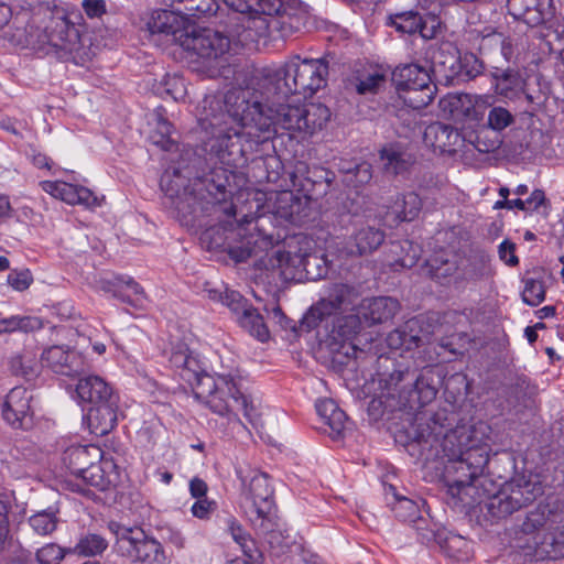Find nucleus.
<instances>
[{
  "label": "nucleus",
  "mask_w": 564,
  "mask_h": 564,
  "mask_svg": "<svg viewBox=\"0 0 564 564\" xmlns=\"http://www.w3.org/2000/svg\"><path fill=\"white\" fill-rule=\"evenodd\" d=\"M264 111L263 97L250 88H238L225 95H208L198 113L200 128L210 134L205 143L209 172L191 177L189 167L166 170L161 176L163 205L185 226L199 224L210 214L236 215L231 200L230 180L245 155L270 140L279 129L302 132V105L281 104Z\"/></svg>",
  "instance_id": "1"
},
{
  "label": "nucleus",
  "mask_w": 564,
  "mask_h": 564,
  "mask_svg": "<svg viewBox=\"0 0 564 564\" xmlns=\"http://www.w3.org/2000/svg\"><path fill=\"white\" fill-rule=\"evenodd\" d=\"M446 412L438 411L427 420L415 419V440L426 459H446L444 479L447 492L455 503L471 507L481 505L482 498L475 485L489 459V433L487 423L462 424L447 429Z\"/></svg>",
  "instance_id": "2"
},
{
  "label": "nucleus",
  "mask_w": 564,
  "mask_h": 564,
  "mask_svg": "<svg viewBox=\"0 0 564 564\" xmlns=\"http://www.w3.org/2000/svg\"><path fill=\"white\" fill-rule=\"evenodd\" d=\"M169 361L189 384H195L196 395L216 414L226 416L229 422L245 427L236 413L242 410L246 420L254 427L260 424V412L253 400L243 393V378L239 370L205 373L199 360L192 355L184 343L172 345Z\"/></svg>",
  "instance_id": "3"
},
{
  "label": "nucleus",
  "mask_w": 564,
  "mask_h": 564,
  "mask_svg": "<svg viewBox=\"0 0 564 564\" xmlns=\"http://www.w3.org/2000/svg\"><path fill=\"white\" fill-rule=\"evenodd\" d=\"M380 395L395 399L401 408L417 410L431 403L437 389L433 383V371L424 367L421 371L411 368L404 360L391 357L378 358L376 378Z\"/></svg>",
  "instance_id": "4"
},
{
  "label": "nucleus",
  "mask_w": 564,
  "mask_h": 564,
  "mask_svg": "<svg viewBox=\"0 0 564 564\" xmlns=\"http://www.w3.org/2000/svg\"><path fill=\"white\" fill-rule=\"evenodd\" d=\"M243 15L234 12L228 17V34L213 29H202L181 37V46L186 52L189 63L196 65V70L206 72L209 77L225 75L223 69L232 42L246 45L271 34L272 30L265 35H254V39L241 41L237 32L242 33L247 26Z\"/></svg>",
  "instance_id": "5"
},
{
  "label": "nucleus",
  "mask_w": 564,
  "mask_h": 564,
  "mask_svg": "<svg viewBox=\"0 0 564 564\" xmlns=\"http://www.w3.org/2000/svg\"><path fill=\"white\" fill-rule=\"evenodd\" d=\"M25 44L39 53L80 66L94 55L90 39L80 35L76 25L64 15L52 17L42 28L29 25Z\"/></svg>",
  "instance_id": "6"
},
{
  "label": "nucleus",
  "mask_w": 564,
  "mask_h": 564,
  "mask_svg": "<svg viewBox=\"0 0 564 564\" xmlns=\"http://www.w3.org/2000/svg\"><path fill=\"white\" fill-rule=\"evenodd\" d=\"M328 59L293 56L274 73V94L280 98L290 96L312 97L327 83Z\"/></svg>",
  "instance_id": "7"
},
{
  "label": "nucleus",
  "mask_w": 564,
  "mask_h": 564,
  "mask_svg": "<svg viewBox=\"0 0 564 564\" xmlns=\"http://www.w3.org/2000/svg\"><path fill=\"white\" fill-rule=\"evenodd\" d=\"M241 481V503L253 527L267 533L273 529L274 490L265 473L254 469H236Z\"/></svg>",
  "instance_id": "8"
},
{
  "label": "nucleus",
  "mask_w": 564,
  "mask_h": 564,
  "mask_svg": "<svg viewBox=\"0 0 564 564\" xmlns=\"http://www.w3.org/2000/svg\"><path fill=\"white\" fill-rule=\"evenodd\" d=\"M305 321L308 326L317 330L319 341L334 356L347 359L357 358L360 352L354 339L362 329V322L358 313L329 314V316H310Z\"/></svg>",
  "instance_id": "9"
},
{
  "label": "nucleus",
  "mask_w": 564,
  "mask_h": 564,
  "mask_svg": "<svg viewBox=\"0 0 564 564\" xmlns=\"http://www.w3.org/2000/svg\"><path fill=\"white\" fill-rule=\"evenodd\" d=\"M108 529L115 535L113 550L117 555L132 564L170 563L161 542L147 534L142 528L110 521Z\"/></svg>",
  "instance_id": "10"
},
{
  "label": "nucleus",
  "mask_w": 564,
  "mask_h": 564,
  "mask_svg": "<svg viewBox=\"0 0 564 564\" xmlns=\"http://www.w3.org/2000/svg\"><path fill=\"white\" fill-rule=\"evenodd\" d=\"M224 4L235 13L243 15L247 26L242 33L237 32L241 41L254 39V35H265L271 30L282 28L286 15L281 13V0H223Z\"/></svg>",
  "instance_id": "11"
},
{
  "label": "nucleus",
  "mask_w": 564,
  "mask_h": 564,
  "mask_svg": "<svg viewBox=\"0 0 564 564\" xmlns=\"http://www.w3.org/2000/svg\"><path fill=\"white\" fill-rule=\"evenodd\" d=\"M543 494L539 481H532L525 477L513 478L492 496L482 499L481 510L494 519H503L514 511L532 503Z\"/></svg>",
  "instance_id": "12"
},
{
  "label": "nucleus",
  "mask_w": 564,
  "mask_h": 564,
  "mask_svg": "<svg viewBox=\"0 0 564 564\" xmlns=\"http://www.w3.org/2000/svg\"><path fill=\"white\" fill-rule=\"evenodd\" d=\"M393 82L398 91L402 93L404 104L413 109H422L434 98L433 85L429 69L417 64H406L393 72Z\"/></svg>",
  "instance_id": "13"
},
{
  "label": "nucleus",
  "mask_w": 564,
  "mask_h": 564,
  "mask_svg": "<svg viewBox=\"0 0 564 564\" xmlns=\"http://www.w3.org/2000/svg\"><path fill=\"white\" fill-rule=\"evenodd\" d=\"M359 289L349 283L336 282L327 286L325 294L311 306L307 315L329 316V314L357 313Z\"/></svg>",
  "instance_id": "14"
},
{
  "label": "nucleus",
  "mask_w": 564,
  "mask_h": 564,
  "mask_svg": "<svg viewBox=\"0 0 564 564\" xmlns=\"http://www.w3.org/2000/svg\"><path fill=\"white\" fill-rule=\"evenodd\" d=\"M271 265L281 269V275L285 279H294L295 273L290 269H302L306 279L316 281L323 279L328 273V262L324 256L315 253H292L291 251L278 250L270 259Z\"/></svg>",
  "instance_id": "15"
},
{
  "label": "nucleus",
  "mask_w": 564,
  "mask_h": 564,
  "mask_svg": "<svg viewBox=\"0 0 564 564\" xmlns=\"http://www.w3.org/2000/svg\"><path fill=\"white\" fill-rule=\"evenodd\" d=\"M41 362L53 372L75 377L85 372L86 360L84 356L66 346H52L41 355Z\"/></svg>",
  "instance_id": "16"
},
{
  "label": "nucleus",
  "mask_w": 564,
  "mask_h": 564,
  "mask_svg": "<svg viewBox=\"0 0 564 564\" xmlns=\"http://www.w3.org/2000/svg\"><path fill=\"white\" fill-rule=\"evenodd\" d=\"M32 394L23 387H14L2 404V416L14 429H29L33 424Z\"/></svg>",
  "instance_id": "17"
},
{
  "label": "nucleus",
  "mask_w": 564,
  "mask_h": 564,
  "mask_svg": "<svg viewBox=\"0 0 564 564\" xmlns=\"http://www.w3.org/2000/svg\"><path fill=\"white\" fill-rule=\"evenodd\" d=\"M508 13L533 28L546 23L555 13L553 0H508Z\"/></svg>",
  "instance_id": "18"
},
{
  "label": "nucleus",
  "mask_w": 564,
  "mask_h": 564,
  "mask_svg": "<svg viewBox=\"0 0 564 564\" xmlns=\"http://www.w3.org/2000/svg\"><path fill=\"white\" fill-rule=\"evenodd\" d=\"M424 142L441 153L454 154L465 147V138L449 124L433 122L425 128Z\"/></svg>",
  "instance_id": "19"
},
{
  "label": "nucleus",
  "mask_w": 564,
  "mask_h": 564,
  "mask_svg": "<svg viewBox=\"0 0 564 564\" xmlns=\"http://www.w3.org/2000/svg\"><path fill=\"white\" fill-rule=\"evenodd\" d=\"M392 511L401 521L411 523L417 531L422 543L429 544L436 540L435 529L430 527V521L422 516L417 503L405 497H398L392 506Z\"/></svg>",
  "instance_id": "20"
},
{
  "label": "nucleus",
  "mask_w": 564,
  "mask_h": 564,
  "mask_svg": "<svg viewBox=\"0 0 564 564\" xmlns=\"http://www.w3.org/2000/svg\"><path fill=\"white\" fill-rule=\"evenodd\" d=\"M400 310L398 300L391 296L364 299L358 303L357 313L368 325L382 324L392 319Z\"/></svg>",
  "instance_id": "21"
},
{
  "label": "nucleus",
  "mask_w": 564,
  "mask_h": 564,
  "mask_svg": "<svg viewBox=\"0 0 564 564\" xmlns=\"http://www.w3.org/2000/svg\"><path fill=\"white\" fill-rule=\"evenodd\" d=\"M390 20L397 31L409 34L419 33L425 40L435 37L441 25L436 17H422L414 11L397 13Z\"/></svg>",
  "instance_id": "22"
},
{
  "label": "nucleus",
  "mask_w": 564,
  "mask_h": 564,
  "mask_svg": "<svg viewBox=\"0 0 564 564\" xmlns=\"http://www.w3.org/2000/svg\"><path fill=\"white\" fill-rule=\"evenodd\" d=\"M40 185L45 193L67 204L86 207L99 205L97 196L87 187L59 181H43Z\"/></svg>",
  "instance_id": "23"
},
{
  "label": "nucleus",
  "mask_w": 564,
  "mask_h": 564,
  "mask_svg": "<svg viewBox=\"0 0 564 564\" xmlns=\"http://www.w3.org/2000/svg\"><path fill=\"white\" fill-rule=\"evenodd\" d=\"M76 393L82 402L91 406L119 400L111 386L99 376H86L79 379Z\"/></svg>",
  "instance_id": "24"
},
{
  "label": "nucleus",
  "mask_w": 564,
  "mask_h": 564,
  "mask_svg": "<svg viewBox=\"0 0 564 564\" xmlns=\"http://www.w3.org/2000/svg\"><path fill=\"white\" fill-rule=\"evenodd\" d=\"M118 401L90 406L86 420L90 433L96 436L107 435L117 424Z\"/></svg>",
  "instance_id": "25"
},
{
  "label": "nucleus",
  "mask_w": 564,
  "mask_h": 564,
  "mask_svg": "<svg viewBox=\"0 0 564 564\" xmlns=\"http://www.w3.org/2000/svg\"><path fill=\"white\" fill-rule=\"evenodd\" d=\"M100 457L101 449L98 446L76 444L64 451L62 462L69 473L76 477L85 471L93 460H99Z\"/></svg>",
  "instance_id": "26"
},
{
  "label": "nucleus",
  "mask_w": 564,
  "mask_h": 564,
  "mask_svg": "<svg viewBox=\"0 0 564 564\" xmlns=\"http://www.w3.org/2000/svg\"><path fill=\"white\" fill-rule=\"evenodd\" d=\"M384 240V232L373 226L359 228L352 236V245L348 252L352 256H364L377 250Z\"/></svg>",
  "instance_id": "27"
},
{
  "label": "nucleus",
  "mask_w": 564,
  "mask_h": 564,
  "mask_svg": "<svg viewBox=\"0 0 564 564\" xmlns=\"http://www.w3.org/2000/svg\"><path fill=\"white\" fill-rule=\"evenodd\" d=\"M419 328L416 319H410L402 328L390 332L387 336V344L391 349H402L410 351L421 347L423 338L417 334H413Z\"/></svg>",
  "instance_id": "28"
},
{
  "label": "nucleus",
  "mask_w": 564,
  "mask_h": 564,
  "mask_svg": "<svg viewBox=\"0 0 564 564\" xmlns=\"http://www.w3.org/2000/svg\"><path fill=\"white\" fill-rule=\"evenodd\" d=\"M380 160L383 171L390 175L408 172L414 162L412 155L398 145L384 147L380 151Z\"/></svg>",
  "instance_id": "29"
},
{
  "label": "nucleus",
  "mask_w": 564,
  "mask_h": 564,
  "mask_svg": "<svg viewBox=\"0 0 564 564\" xmlns=\"http://www.w3.org/2000/svg\"><path fill=\"white\" fill-rule=\"evenodd\" d=\"M315 406L319 417L330 427L334 437L340 436L348 420L346 413L332 399L318 400Z\"/></svg>",
  "instance_id": "30"
},
{
  "label": "nucleus",
  "mask_w": 564,
  "mask_h": 564,
  "mask_svg": "<svg viewBox=\"0 0 564 564\" xmlns=\"http://www.w3.org/2000/svg\"><path fill=\"white\" fill-rule=\"evenodd\" d=\"M496 93L508 99H516L523 89V80L516 69H498L492 73Z\"/></svg>",
  "instance_id": "31"
},
{
  "label": "nucleus",
  "mask_w": 564,
  "mask_h": 564,
  "mask_svg": "<svg viewBox=\"0 0 564 564\" xmlns=\"http://www.w3.org/2000/svg\"><path fill=\"white\" fill-rule=\"evenodd\" d=\"M174 11L187 19L215 14L219 8L216 0H173Z\"/></svg>",
  "instance_id": "32"
},
{
  "label": "nucleus",
  "mask_w": 564,
  "mask_h": 564,
  "mask_svg": "<svg viewBox=\"0 0 564 564\" xmlns=\"http://www.w3.org/2000/svg\"><path fill=\"white\" fill-rule=\"evenodd\" d=\"M302 132L313 134L330 118L329 109L322 104L302 105Z\"/></svg>",
  "instance_id": "33"
},
{
  "label": "nucleus",
  "mask_w": 564,
  "mask_h": 564,
  "mask_svg": "<svg viewBox=\"0 0 564 564\" xmlns=\"http://www.w3.org/2000/svg\"><path fill=\"white\" fill-rule=\"evenodd\" d=\"M422 208V200L416 193H408L397 196L390 206L391 213L400 221H411L417 217Z\"/></svg>",
  "instance_id": "34"
},
{
  "label": "nucleus",
  "mask_w": 564,
  "mask_h": 564,
  "mask_svg": "<svg viewBox=\"0 0 564 564\" xmlns=\"http://www.w3.org/2000/svg\"><path fill=\"white\" fill-rule=\"evenodd\" d=\"M109 546V541L100 533L85 532L78 538L74 546V553L82 556L101 555Z\"/></svg>",
  "instance_id": "35"
},
{
  "label": "nucleus",
  "mask_w": 564,
  "mask_h": 564,
  "mask_svg": "<svg viewBox=\"0 0 564 564\" xmlns=\"http://www.w3.org/2000/svg\"><path fill=\"white\" fill-rule=\"evenodd\" d=\"M228 531L230 532L234 541L241 547V551L249 562L258 564L261 558V554L257 550L254 541L234 518L228 520Z\"/></svg>",
  "instance_id": "36"
},
{
  "label": "nucleus",
  "mask_w": 564,
  "mask_h": 564,
  "mask_svg": "<svg viewBox=\"0 0 564 564\" xmlns=\"http://www.w3.org/2000/svg\"><path fill=\"white\" fill-rule=\"evenodd\" d=\"M240 326L247 329L250 335L258 338L260 341L269 339V329L263 322V317L252 306L243 308V312L238 317Z\"/></svg>",
  "instance_id": "37"
},
{
  "label": "nucleus",
  "mask_w": 564,
  "mask_h": 564,
  "mask_svg": "<svg viewBox=\"0 0 564 564\" xmlns=\"http://www.w3.org/2000/svg\"><path fill=\"white\" fill-rule=\"evenodd\" d=\"M430 58L433 72L454 70L458 62L456 50L451 43H443L433 48Z\"/></svg>",
  "instance_id": "38"
},
{
  "label": "nucleus",
  "mask_w": 564,
  "mask_h": 564,
  "mask_svg": "<svg viewBox=\"0 0 564 564\" xmlns=\"http://www.w3.org/2000/svg\"><path fill=\"white\" fill-rule=\"evenodd\" d=\"M471 99L467 94H448L440 100L442 111L453 119H460L469 113Z\"/></svg>",
  "instance_id": "39"
},
{
  "label": "nucleus",
  "mask_w": 564,
  "mask_h": 564,
  "mask_svg": "<svg viewBox=\"0 0 564 564\" xmlns=\"http://www.w3.org/2000/svg\"><path fill=\"white\" fill-rule=\"evenodd\" d=\"M58 521L57 513L52 508L39 511L29 518V524L32 530L43 536L53 533L57 528Z\"/></svg>",
  "instance_id": "40"
},
{
  "label": "nucleus",
  "mask_w": 564,
  "mask_h": 564,
  "mask_svg": "<svg viewBox=\"0 0 564 564\" xmlns=\"http://www.w3.org/2000/svg\"><path fill=\"white\" fill-rule=\"evenodd\" d=\"M300 199L292 192H281L275 196L273 213L285 220L292 221L300 210Z\"/></svg>",
  "instance_id": "41"
},
{
  "label": "nucleus",
  "mask_w": 564,
  "mask_h": 564,
  "mask_svg": "<svg viewBox=\"0 0 564 564\" xmlns=\"http://www.w3.org/2000/svg\"><path fill=\"white\" fill-rule=\"evenodd\" d=\"M42 321L35 316H10L0 317V334L7 332H33L41 329Z\"/></svg>",
  "instance_id": "42"
},
{
  "label": "nucleus",
  "mask_w": 564,
  "mask_h": 564,
  "mask_svg": "<svg viewBox=\"0 0 564 564\" xmlns=\"http://www.w3.org/2000/svg\"><path fill=\"white\" fill-rule=\"evenodd\" d=\"M9 364L14 375L22 376L26 380H31L39 373V364L29 351L12 356Z\"/></svg>",
  "instance_id": "43"
},
{
  "label": "nucleus",
  "mask_w": 564,
  "mask_h": 564,
  "mask_svg": "<svg viewBox=\"0 0 564 564\" xmlns=\"http://www.w3.org/2000/svg\"><path fill=\"white\" fill-rule=\"evenodd\" d=\"M176 18L174 12L161 10L152 14L148 21V30L151 34H174L176 31L175 26Z\"/></svg>",
  "instance_id": "44"
},
{
  "label": "nucleus",
  "mask_w": 564,
  "mask_h": 564,
  "mask_svg": "<svg viewBox=\"0 0 564 564\" xmlns=\"http://www.w3.org/2000/svg\"><path fill=\"white\" fill-rule=\"evenodd\" d=\"M469 143L480 153H490L500 147L501 140L498 132L482 127L476 131L474 137L470 135Z\"/></svg>",
  "instance_id": "45"
},
{
  "label": "nucleus",
  "mask_w": 564,
  "mask_h": 564,
  "mask_svg": "<svg viewBox=\"0 0 564 564\" xmlns=\"http://www.w3.org/2000/svg\"><path fill=\"white\" fill-rule=\"evenodd\" d=\"M545 39L550 53L562 61L560 73L564 79V18L557 20L555 28L545 35Z\"/></svg>",
  "instance_id": "46"
},
{
  "label": "nucleus",
  "mask_w": 564,
  "mask_h": 564,
  "mask_svg": "<svg viewBox=\"0 0 564 564\" xmlns=\"http://www.w3.org/2000/svg\"><path fill=\"white\" fill-rule=\"evenodd\" d=\"M386 76L379 72H372L364 76L356 77L351 85L359 95L376 94L384 84Z\"/></svg>",
  "instance_id": "47"
},
{
  "label": "nucleus",
  "mask_w": 564,
  "mask_h": 564,
  "mask_svg": "<svg viewBox=\"0 0 564 564\" xmlns=\"http://www.w3.org/2000/svg\"><path fill=\"white\" fill-rule=\"evenodd\" d=\"M172 124L162 116L156 118V130L151 135L153 144L160 147L164 151H172L176 144L171 138Z\"/></svg>",
  "instance_id": "48"
},
{
  "label": "nucleus",
  "mask_w": 564,
  "mask_h": 564,
  "mask_svg": "<svg viewBox=\"0 0 564 564\" xmlns=\"http://www.w3.org/2000/svg\"><path fill=\"white\" fill-rule=\"evenodd\" d=\"M524 288L522 291V300L531 306H536L545 299V289L543 281L535 278H524Z\"/></svg>",
  "instance_id": "49"
},
{
  "label": "nucleus",
  "mask_w": 564,
  "mask_h": 564,
  "mask_svg": "<svg viewBox=\"0 0 564 564\" xmlns=\"http://www.w3.org/2000/svg\"><path fill=\"white\" fill-rule=\"evenodd\" d=\"M76 478L82 479L86 485L95 487L99 490H106L109 485V480L105 476V473L98 460H93L91 464L87 466L85 471L77 475Z\"/></svg>",
  "instance_id": "50"
},
{
  "label": "nucleus",
  "mask_w": 564,
  "mask_h": 564,
  "mask_svg": "<svg viewBox=\"0 0 564 564\" xmlns=\"http://www.w3.org/2000/svg\"><path fill=\"white\" fill-rule=\"evenodd\" d=\"M372 178V167L368 162H359L357 166L354 167L352 174H348L346 177H343V183L352 188H359L366 184H368Z\"/></svg>",
  "instance_id": "51"
},
{
  "label": "nucleus",
  "mask_w": 564,
  "mask_h": 564,
  "mask_svg": "<svg viewBox=\"0 0 564 564\" xmlns=\"http://www.w3.org/2000/svg\"><path fill=\"white\" fill-rule=\"evenodd\" d=\"M426 267L431 278L437 281L451 276L456 270L455 264L444 259L443 256H435L429 259Z\"/></svg>",
  "instance_id": "52"
},
{
  "label": "nucleus",
  "mask_w": 564,
  "mask_h": 564,
  "mask_svg": "<svg viewBox=\"0 0 564 564\" xmlns=\"http://www.w3.org/2000/svg\"><path fill=\"white\" fill-rule=\"evenodd\" d=\"M514 121L513 116L503 107H494L488 112V129L494 132H500Z\"/></svg>",
  "instance_id": "53"
},
{
  "label": "nucleus",
  "mask_w": 564,
  "mask_h": 564,
  "mask_svg": "<svg viewBox=\"0 0 564 564\" xmlns=\"http://www.w3.org/2000/svg\"><path fill=\"white\" fill-rule=\"evenodd\" d=\"M122 291L127 294H130V301H122L123 303H128L132 306H141L143 301L145 300V293L143 288L134 281L131 276L122 275L121 279Z\"/></svg>",
  "instance_id": "54"
},
{
  "label": "nucleus",
  "mask_w": 564,
  "mask_h": 564,
  "mask_svg": "<svg viewBox=\"0 0 564 564\" xmlns=\"http://www.w3.org/2000/svg\"><path fill=\"white\" fill-rule=\"evenodd\" d=\"M63 557L62 547L54 543L46 544L36 552V560L40 564H58Z\"/></svg>",
  "instance_id": "55"
},
{
  "label": "nucleus",
  "mask_w": 564,
  "mask_h": 564,
  "mask_svg": "<svg viewBox=\"0 0 564 564\" xmlns=\"http://www.w3.org/2000/svg\"><path fill=\"white\" fill-rule=\"evenodd\" d=\"M122 275L112 279H100L98 288L105 293H111L113 297L120 301H130V294L122 291Z\"/></svg>",
  "instance_id": "56"
},
{
  "label": "nucleus",
  "mask_w": 564,
  "mask_h": 564,
  "mask_svg": "<svg viewBox=\"0 0 564 564\" xmlns=\"http://www.w3.org/2000/svg\"><path fill=\"white\" fill-rule=\"evenodd\" d=\"M8 284L15 291L22 292L30 288L33 276L30 270H13L8 274Z\"/></svg>",
  "instance_id": "57"
},
{
  "label": "nucleus",
  "mask_w": 564,
  "mask_h": 564,
  "mask_svg": "<svg viewBox=\"0 0 564 564\" xmlns=\"http://www.w3.org/2000/svg\"><path fill=\"white\" fill-rule=\"evenodd\" d=\"M448 351L452 356H456L459 351L455 348L452 338H442L436 346H433V354L430 350H424L426 357H424V362L431 364L438 359L443 352Z\"/></svg>",
  "instance_id": "58"
},
{
  "label": "nucleus",
  "mask_w": 564,
  "mask_h": 564,
  "mask_svg": "<svg viewBox=\"0 0 564 564\" xmlns=\"http://www.w3.org/2000/svg\"><path fill=\"white\" fill-rule=\"evenodd\" d=\"M462 69L469 78H475L485 69L484 62L473 53H466L460 58Z\"/></svg>",
  "instance_id": "59"
},
{
  "label": "nucleus",
  "mask_w": 564,
  "mask_h": 564,
  "mask_svg": "<svg viewBox=\"0 0 564 564\" xmlns=\"http://www.w3.org/2000/svg\"><path fill=\"white\" fill-rule=\"evenodd\" d=\"M479 40L478 50L481 54L498 51L499 45L503 44V34L492 31L477 37Z\"/></svg>",
  "instance_id": "60"
},
{
  "label": "nucleus",
  "mask_w": 564,
  "mask_h": 564,
  "mask_svg": "<svg viewBox=\"0 0 564 564\" xmlns=\"http://www.w3.org/2000/svg\"><path fill=\"white\" fill-rule=\"evenodd\" d=\"M435 533L437 535V539L432 540V542H436L441 545H444V547L448 550L457 549L458 551H462L464 547H467L468 545L467 541L460 535H444V532H441L440 530H435Z\"/></svg>",
  "instance_id": "61"
},
{
  "label": "nucleus",
  "mask_w": 564,
  "mask_h": 564,
  "mask_svg": "<svg viewBox=\"0 0 564 564\" xmlns=\"http://www.w3.org/2000/svg\"><path fill=\"white\" fill-rule=\"evenodd\" d=\"M220 299L226 306L237 314H241L243 308L249 306L242 295L236 291H226Z\"/></svg>",
  "instance_id": "62"
},
{
  "label": "nucleus",
  "mask_w": 564,
  "mask_h": 564,
  "mask_svg": "<svg viewBox=\"0 0 564 564\" xmlns=\"http://www.w3.org/2000/svg\"><path fill=\"white\" fill-rule=\"evenodd\" d=\"M499 258L507 265L514 267L519 263L516 256V245L509 240H503L498 248Z\"/></svg>",
  "instance_id": "63"
},
{
  "label": "nucleus",
  "mask_w": 564,
  "mask_h": 564,
  "mask_svg": "<svg viewBox=\"0 0 564 564\" xmlns=\"http://www.w3.org/2000/svg\"><path fill=\"white\" fill-rule=\"evenodd\" d=\"M216 508V502L208 500L207 498L197 499L192 506V513L198 519H208L212 512Z\"/></svg>",
  "instance_id": "64"
}]
</instances>
